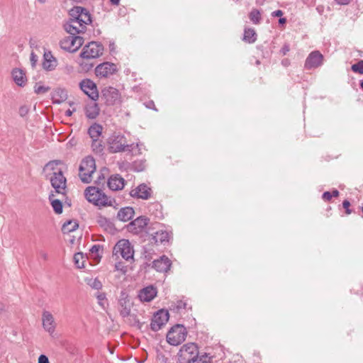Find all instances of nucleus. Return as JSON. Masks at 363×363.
<instances>
[{
    "label": "nucleus",
    "mask_w": 363,
    "mask_h": 363,
    "mask_svg": "<svg viewBox=\"0 0 363 363\" xmlns=\"http://www.w3.org/2000/svg\"><path fill=\"white\" fill-rule=\"evenodd\" d=\"M62 164L61 160H51L48 162L44 169L50 168L53 171L52 176L50 177L51 186L55 189V192L57 194H65L62 191L67 187V179L64 176L63 171L61 169L57 168L58 164Z\"/></svg>",
    "instance_id": "nucleus-1"
},
{
    "label": "nucleus",
    "mask_w": 363,
    "mask_h": 363,
    "mask_svg": "<svg viewBox=\"0 0 363 363\" xmlns=\"http://www.w3.org/2000/svg\"><path fill=\"white\" fill-rule=\"evenodd\" d=\"M84 196L89 203L97 206H114V199L107 195L99 186H88L84 190Z\"/></svg>",
    "instance_id": "nucleus-2"
},
{
    "label": "nucleus",
    "mask_w": 363,
    "mask_h": 363,
    "mask_svg": "<svg viewBox=\"0 0 363 363\" xmlns=\"http://www.w3.org/2000/svg\"><path fill=\"white\" fill-rule=\"evenodd\" d=\"M108 150L110 153H118L123 152H133L135 146L138 147L139 145L135 143L128 144L126 138L121 134L113 133L108 139Z\"/></svg>",
    "instance_id": "nucleus-3"
},
{
    "label": "nucleus",
    "mask_w": 363,
    "mask_h": 363,
    "mask_svg": "<svg viewBox=\"0 0 363 363\" xmlns=\"http://www.w3.org/2000/svg\"><path fill=\"white\" fill-rule=\"evenodd\" d=\"M95 160L91 156L84 157L79 167V177L84 184H89L91 182V176L96 172Z\"/></svg>",
    "instance_id": "nucleus-4"
},
{
    "label": "nucleus",
    "mask_w": 363,
    "mask_h": 363,
    "mask_svg": "<svg viewBox=\"0 0 363 363\" xmlns=\"http://www.w3.org/2000/svg\"><path fill=\"white\" fill-rule=\"evenodd\" d=\"M199 347L194 342L184 345L178 352L179 363H195L198 359Z\"/></svg>",
    "instance_id": "nucleus-5"
},
{
    "label": "nucleus",
    "mask_w": 363,
    "mask_h": 363,
    "mask_svg": "<svg viewBox=\"0 0 363 363\" xmlns=\"http://www.w3.org/2000/svg\"><path fill=\"white\" fill-rule=\"evenodd\" d=\"M187 335L186 328L182 324L172 326L167 334V342L173 346H177L185 341Z\"/></svg>",
    "instance_id": "nucleus-6"
},
{
    "label": "nucleus",
    "mask_w": 363,
    "mask_h": 363,
    "mask_svg": "<svg viewBox=\"0 0 363 363\" xmlns=\"http://www.w3.org/2000/svg\"><path fill=\"white\" fill-rule=\"evenodd\" d=\"M103 51L104 46L101 43L91 41L84 46L80 52L79 57L83 60H89L102 55Z\"/></svg>",
    "instance_id": "nucleus-7"
},
{
    "label": "nucleus",
    "mask_w": 363,
    "mask_h": 363,
    "mask_svg": "<svg viewBox=\"0 0 363 363\" xmlns=\"http://www.w3.org/2000/svg\"><path fill=\"white\" fill-rule=\"evenodd\" d=\"M150 224V218L145 216H140L135 220L130 222L127 225V229L130 233L138 235L147 228V233L150 232L153 228Z\"/></svg>",
    "instance_id": "nucleus-8"
},
{
    "label": "nucleus",
    "mask_w": 363,
    "mask_h": 363,
    "mask_svg": "<svg viewBox=\"0 0 363 363\" xmlns=\"http://www.w3.org/2000/svg\"><path fill=\"white\" fill-rule=\"evenodd\" d=\"M113 254H120L125 260L133 259L134 250L130 241L126 239L118 240L115 245L113 250Z\"/></svg>",
    "instance_id": "nucleus-9"
},
{
    "label": "nucleus",
    "mask_w": 363,
    "mask_h": 363,
    "mask_svg": "<svg viewBox=\"0 0 363 363\" xmlns=\"http://www.w3.org/2000/svg\"><path fill=\"white\" fill-rule=\"evenodd\" d=\"M169 318L167 310L160 309L156 311L151 320L150 328L152 331L157 332L166 325Z\"/></svg>",
    "instance_id": "nucleus-10"
},
{
    "label": "nucleus",
    "mask_w": 363,
    "mask_h": 363,
    "mask_svg": "<svg viewBox=\"0 0 363 363\" xmlns=\"http://www.w3.org/2000/svg\"><path fill=\"white\" fill-rule=\"evenodd\" d=\"M121 94L119 91L113 87H104L101 91V99L104 101L106 106H113L120 101Z\"/></svg>",
    "instance_id": "nucleus-11"
},
{
    "label": "nucleus",
    "mask_w": 363,
    "mask_h": 363,
    "mask_svg": "<svg viewBox=\"0 0 363 363\" xmlns=\"http://www.w3.org/2000/svg\"><path fill=\"white\" fill-rule=\"evenodd\" d=\"M80 89L92 101H96L99 99V95L97 89V86L90 79H82L79 82Z\"/></svg>",
    "instance_id": "nucleus-12"
},
{
    "label": "nucleus",
    "mask_w": 363,
    "mask_h": 363,
    "mask_svg": "<svg viewBox=\"0 0 363 363\" xmlns=\"http://www.w3.org/2000/svg\"><path fill=\"white\" fill-rule=\"evenodd\" d=\"M133 305V303L131 302L130 297L128 292L125 289L122 290L118 299V311L120 315L123 318L129 316Z\"/></svg>",
    "instance_id": "nucleus-13"
},
{
    "label": "nucleus",
    "mask_w": 363,
    "mask_h": 363,
    "mask_svg": "<svg viewBox=\"0 0 363 363\" xmlns=\"http://www.w3.org/2000/svg\"><path fill=\"white\" fill-rule=\"evenodd\" d=\"M118 72L116 65L110 62H104L99 64L95 68V74L97 77L107 78L108 76Z\"/></svg>",
    "instance_id": "nucleus-14"
},
{
    "label": "nucleus",
    "mask_w": 363,
    "mask_h": 363,
    "mask_svg": "<svg viewBox=\"0 0 363 363\" xmlns=\"http://www.w3.org/2000/svg\"><path fill=\"white\" fill-rule=\"evenodd\" d=\"M323 55L318 51L311 52L306 59L304 67L306 69H315L323 65Z\"/></svg>",
    "instance_id": "nucleus-15"
},
{
    "label": "nucleus",
    "mask_w": 363,
    "mask_h": 363,
    "mask_svg": "<svg viewBox=\"0 0 363 363\" xmlns=\"http://www.w3.org/2000/svg\"><path fill=\"white\" fill-rule=\"evenodd\" d=\"M152 189L145 184L143 183L138 185L135 189L130 192V195L133 198L148 199L151 196Z\"/></svg>",
    "instance_id": "nucleus-16"
},
{
    "label": "nucleus",
    "mask_w": 363,
    "mask_h": 363,
    "mask_svg": "<svg viewBox=\"0 0 363 363\" xmlns=\"http://www.w3.org/2000/svg\"><path fill=\"white\" fill-rule=\"evenodd\" d=\"M172 262L166 256L162 255L152 262V267L159 272H167L171 267Z\"/></svg>",
    "instance_id": "nucleus-17"
},
{
    "label": "nucleus",
    "mask_w": 363,
    "mask_h": 363,
    "mask_svg": "<svg viewBox=\"0 0 363 363\" xmlns=\"http://www.w3.org/2000/svg\"><path fill=\"white\" fill-rule=\"evenodd\" d=\"M86 11V8L79 6H75L69 11V21L72 23H78L79 26L86 27L83 24L85 21H82V13Z\"/></svg>",
    "instance_id": "nucleus-18"
},
{
    "label": "nucleus",
    "mask_w": 363,
    "mask_h": 363,
    "mask_svg": "<svg viewBox=\"0 0 363 363\" xmlns=\"http://www.w3.org/2000/svg\"><path fill=\"white\" fill-rule=\"evenodd\" d=\"M57 65V59L52 55L50 50H45L43 54V68L48 72L53 71Z\"/></svg>",
    "instance_id": "nucleus-19"
},
{
    "label": "nucleus",
    "mask_w": 363,
    "mask_h": 363,
    "mask_svg": "<svg viewBox=\"0 0 363 363\" xmlns=\"http://www.w3.org/2000/svg\"><path fill=\"white\" fill-rule=\"evenodd\" d=\"M172 235V232H167L166 230H158L155 233V235L152 234V237L150 239L151 244L158 245L159 243L165 245L169 242V240Z\"/></svg>",
    "instance_id": "nucleus-20"
},
{
    "label": "nucleus",
    "mask_w": 363,
    "mask_h": 363,
    "mask_svg": "<svg viewBox=\"0 0 363 363\" xmlns=\"http://www.w3.org/2000/svg\"><path fill=\"white\" fill-rule=\"evenodd\" d=\"M42 321L43 328L52 335L55 330V323L53 315L47 311L43 312Z\"/></svg>",
    "instance_id": "nucleus-21"
},
{
    "label": "nucleus",
    "mask_w": 363,
    "mask_h": 363,
    "mask_svg": "<svg viewBox=\"0 0 363 363\" xmlns=\"http://www.w3.org/2000/svg\"><path fill=\"white\" fill-rule=\"evenodd\" d=\"M125 180L120 174L111 175L108 181L107 185L112 191H118L122 189L125 186Z\"/></svg>",
    "instance_id": "nucleus-22"
},
{
    "label": "nucleus",
    "mask_w": 363,
    "mask_h": 363,
    "mask_svg": "<svg viewBox=\"0 0 363 363\" xmlns=\"http://www.w3.org/2000/svg\"><path fill=\"white\" fill-rule=\"evenodd\" d=\"M157 289L153 286H148L140 291L138 297L143 302H150L157 296Z\"/></svg>",
    "instance_id": "nucleus-23"
},
{
    "label": "nucleus",
    "mask_w": 363,
    "mask_h": 363,
    "mask_svg": "<svg viewBox=\"0 0 363 363\" xmlns=\"http://www.w3.org/2000/svg\"><path fill=\"white\" fill-rule=\"evenodd\" d=\"M85 116L89 119H95L98 117L100 112L99 104L94 101L86 104L84 107Z\"/></svg>",
    "instance_id": "nucleus-24"
},
{
    "label": "nucleus",
    "mask_w": 363,
    "mask_h": 363,
    "mask_svg": "<svg viewBox=\"0 0 363 363\" xmlns=\"http://www.w3.org/2000/svg\"><path fill=\"white\" fill-rule=\"evenodd\" d=\"M67 91L65 89L57 88L52 92L51 99L53 104H60L67 99Z\"/></svg>",
    "instance_id": "nucleus-25"
},
{
    "label": "nucleus",
    "mask_w": 363,
    "mask_h": 363,
    "mask_svg": "<svg viewBox=\"0 0 363 363\" xmlns=\"http://www.w3.org/2000/svg\"><path fill=\"white\" fill-rule=\"evenodd\" d=\"M12 77L15 83L21 87H23L26 84L27 78L26 73L18 68H14L11 72Z\"/></svg>",
    "instance_id": "nucleus-26"
},
{
    "label": "nucleus",
    "mask_w": 363,
    "mask_h": 363,
    "mask_svg": "<svg viewBox=\"0 0 363 363\" xmlns=\"http://www.w3.org/2000/svg\"><path fill=\"white\" fill-rule=\"evenodd\" d=\"M74 35H69L60 41V48L69 52H75L77 51V48H75V40H72Z\"/></svg>",
    "instance_id": "nucleus-27"
},
{
    "label": "nucleus",
    "mask_w": 363,
    "mask_h": 363,
    "mask_svg": "<svg viewBox=\"0 0 363 363\" xmlns=\"http://www.w3.org/2000/svg\"><path fill=\"white\" fill-rule=\"evenodd\" d=\"M135 215V211L133 207L126 206L124 208H121L118 213L117 218L123 222H126L133 218Z\"/></svg>",
    "instance_id": "nucleus-28"
},
{
    "label": "nucleus",
    "mask_w": 363,
    "mask_h": 363,
    "mask_svg": "<svg viewBox=\"0 0 363 363\" xmlns=\"http://www.w3.org/2000/svg\"><path fill=\"white\" fill-rule=\"evenodd\" d=\"M74 23H72V21H66L64 25L63 28L65 30L70 34V35H75L77 34L84 33L86 30V27H82L79 26L80 28H77V26L73 25Z\"/></svg>",
    "instance_id": "nucleus-29"
},
{
    "label": "nucleus",
    "mask_w": 363,
    "mask_h": 363,
    "mask_svg": "<svg viewBox=\"0 0 363 363\" xmlns=\"http://www.w3.org/2000/svg\"><path fill=\"white\" fill-rule=\"evenodd\" d=\"M102 130L103 126L99 123H94L88 128L87 133L91 139L99 138Z\"/></svg>",
    "instance_id": "nucleus-30"
},
{
    "label": "nucleus",
    "mask_w": 363,
    "mask_h": 363,
    "mask_svg": "<svg viewBox=\"0 0 363 363\" xmlns=\"http://www.w3.org/2000/svg\"><path fill=\"white\" fill-rule=\"evenodd\" d=\"M257 33L254 28H245L242 40L247 43H253L257 40Z\"/></svg>",
    "instance_id": "nucleus-31"
},
{
    "label": "nucleus",
    "mask_w": 363,
    "mask_h": 363,
    "mask_svg": "<svg viewBox=\"0 0 363 363\" xmlns=\"http://www.w3.org/2000/svg\"><path fill=\"white\" fill-rule=\"evenodd\" d=\"M97 223L101 227L104 228L106 230L111 231L116 229L114 224L105 216H99Z\"/></svg>",
    "instance_id": "nucleus-32"
},
{
    "label": "nucleus",
    "mask_w": 363,
    "mask_h": 363,
    "mask_svg": "<svg viewBox=\"0 0 363 363\" xmlns=\"http://www.w3.org/2000/svg\"><path fill=\"white\" fill-rule=\"evenodd\" d=\"M79 227V224L76 220H69L66 221L62 227V231L63 233H69L74 231Z\"/></svg>",
    "instance_id": "nucleus-33"
},
{
    "label": "nucleus",
    "mask_w": 363,
    "mask_h": 363,
    "mask_svg": "<svg viewBox=\"0 0 363 363\" xmlns=\"http://www.w3.org/2000/svg\"><path fill=\"white\" fill-rule=\"evenodd\" d=\"M91 148L92 150L96 154L102 153L104 149V145H103L102 140H99V138L92 139Z\"/></svg>",
    "instance_id": "nucleus-34"
},
{
    "label": "nucleus",
    "mask_w": 363,
    "mask_h": 363,
    "mask_svg": "<svg viewBox=\"0 0 363 363\" xmlns=\"http://www.w3.org/2000/svg\"><path fill=\"white\" fill-rule=\"evenodd\" d=\"M145 162V160H135L131 164V169L138 172H143L145 169L146 167Z\"/></svg>",
    "instance_id": "nucleus-35"
},
{
    "label": "nucleus",
    "mask_w": 363,
    "mask_h": 363,
    "mask_svg": "<svg viewBox=\"0 0 363 363\" xmlns=\"http://www.w3.org/2000/svg\"><path fill=\"white\" fill-rule=\"evenodd\" d=\"M74 262L75 266L79 268H84V255L82 252H77L74 255Z\"/></svg>",
    "instance_id": "nucleus-36"
},
{
    "label": "nucleus",
    "mask_w": 363,
    "mask_h": 363,
    "mask_svg": "<svg viewBox=\"0 0 363 363\" xmlns=\"http://www.w3.org/2000/svg\"><path fill=\"white\" fill-rule=\"evenodd\" d=\"M162 206L158 202L152 203L148 206L149 212L155 214L156 217L162 216Z\"/></svg>",
    "instance_id": "nucleus-37"
},
{
    "label": "nucleus",
    "mask_w": 363,
    "mask_h": 363,
    "mask_svg": "<svg viewBox=\"0 0 363 363\" xmlns=\"http://www.w3.org/2000/svg\"><path fill=\"white\" fill-rule=\"evenodd\" d=\"M249 18L254 24H259L262 20L259 10L253 9L249 13Z\"/></svg>",
    "instance_id": "nucleus-38"
},
{
    "label": "nucleus",
    "mask_w": 363,
    "mask_h": 363,
    "mask_svg": "<svg viewBox=\"0 0 363 363\" xmlns=\"http://www.w3.org/2000/svg\"><path fill=\"white\" fill-rule=\"evenodd\" d=\"M51 206L56 214H61L63 211V203L60 199L51 201Z\"/></svg>",
    "instance_id": "nucleus-39"
},
{
    "label": "nucleus",
    "mask_w": 363,
    "mask_h": 363,
    "mask_svg": "<svg viewBox=\"0 0 363 363\" xmlns=\"http://www.w3.org/2000/svg\"><path fill=\"white\" fill-rule=\"evenodd\" d=\"M41 82H36L34 86V92L36 94H43L50 90V87L48 86L41 85Z\"/></svg>",
    "instance_id": "nucleus-40"
},
{
    "label": "nucleus",
    "mask_w": 363,
    "mask_h": 363,
    "mask_svg": "<svg viewBox=\"0 0 363 363\" xmlns=\"http://www.w3.org/2000/svg\"><path fill=\"white\" fill-rule=\"evenodd\" d=\"M86 284L92 289L97 290L101 289L103 286L101 281L97 278L86 279Z\"/></svg>",
    "instance_id": "nucleus-41"
},
{
    "label": "nucleus",
    "mask_w": 363,
    "mask_h": 363,
    "mask_svg": "<svg viewBox=\"0 0 363 363\" xmlns=\"http://www.w3.org/2000/svg\"><path fill=\"white\" fill-rule=\"evenodd\" d=\"M351 70L359 74H363V60H359L351 66Z\"/></svg>",
    "instance_id": "nucleus-42"
},
{
    "label": "nucleus",
    "mask_w": 363,
    "mask_h": 363,
    "mask_svg": "<svg viewBox=\"0 0 363 363\" xmlns=\"http://www.w3.org/2000/svg\"><path fill=\"white\" fill-rule=\"evenodd\" d=\"M96 298L98 300L99 305L103 308H105V303L108 305L106 294L98 292L96 294Z\"/></svg>",
    "instance_id": "nucleus-43"
},
{
    "label": "nucleus",
    "mask_w": 363,
    "mask_h": 363,
    "mask_svg": "<svg viewBox=\"0 0 363 363\" xmlns=\"http://www.w3.org/2000/svg\"><path fill=\"white\" fill-rule=\"evenodd\" d=\"M79 66L83 72H88L94 67V63L89 62V60H83L82 62H79Z\"/></svg>",
    "instance_id": "nucleus-44"
},
{
    "label": "nucleus",
    "mask_w": 363,
    "mask_h": 363,
    "mask_svg": "<svg viewBox=\"0 0 363 363\" xmlns=\"http://www.w3.org/2000/svg\"><path fill=\"white\" fill-rule=\"evenodd\" d=\"M82 21H85L83 23L84 26L89 25L92 23V18L89 11L86 9V11L82 13Z\"/></svg>",
    "instance_id": "nucleus-45"
},
{
    "label": "nucleus",
    "mask_w": 363,
    "mask_h": 363,
    "mask_svg": "<svg viewBox=\"0 0 363 363\" xmlns=\"http://www.w3.org/2000/svg\"><path fill=\"white\" fill-rule=\"evenodd\" d=\"M115 269L120 271L123 274H125L128 272V267L123 262H118L115 264Z\"/></svg>",
    "instance_id": "nucleus-46"
},
{
    "label": "nucleus",
    "mask_w": 363,
    "mask_h": 363,
    "mask_svg": "<svg viewBox=\"0 0 363 363\" xmlns=\"http://www.w3.org/2000/svg\"><path fill=\"white\" fill-rule=\"evenodd\" d=\"M186 303L179 300L177 302L176 306H174L172 309L174 312L179 313L181 309H185L186 308Z\"/></svg>",
    "instance_id": "nucleus-47"
},
{
    "label": "nucleus",
    "mask_w": 363,
    "mask_h": 363,
    "mask_svg": "<svg viewBox=\"0 0 363 363\" xmlns=\"http://www.w3.org/2000/svg\"><path fill=\"white\" fill-rule=\"evenodd\" d=\"M72 40H75V48H77V50L82 46L84 42V38L77 35H74Z\"/></svg>",
    "instance_id": "nucleus-48"
},
{
    "label": "nucleus",
    "mask_w": 363,
    "mask_h": 363,
    "mask_svg": "<svg viewBox=\"0 0 363 363\" xmlns=\"http://www.w3.org/2000/svg\"><path fill=\"white\" fill-rule=\"evenodd\" d=\"M350 202L348 200L345 199L343 201L342 207L345 208L347 215L351 214L352 212V210L350 208Z\"/></svg>",
    "instance_id": "nucleus-49"
},
{
    "label": "nucleus",
    "mask_w": 363,
    "mask_h": 363,
    "mask_svg": "<svg viewBox=\"0 0 363 363\" xmlns=\"http://www.w3.org/2000/svg\"><path fill=\"white\" fill-rule=\"evenodd\" d=\"M38 55L34 52H32L30 53V61L31 67L33 68L35 67L37 62H38Z\"/></svg>",
    "instance_id": "nucleus-50"
},
{
    "label": "nucleus",
    "mask_w": 363,
    "mask_h": 363,
    "mask_svg": "<svg viewBox=\"0 0 363 363\" xmlns=\"http://www.w3.org/2000/svg\"><path fill=\"white\" fill-rule=\"evenodd\" d=\"M28 112H29V108L28 106L23 105V106H20L18 113L21 117L26 116L28 113Z\"/></svg>",
    "instance_id": "nucleus-51"
},
{
    "label": "nucleus",
    "mask_w": 363,
    "mask_h": 363,
    "mask_svg": "<svg viewBox=\"0 0 363 363\" xmlns=\"http://www.w3.org/2000/svg\"><path fill=\"white\" fill-rule=\"evenodd\" d=\"M101 246L99 245H94L90 249V252L93 254H96L97 257L101 259V256L99 255V252L101 249Z\"/></svg>",
    "instance_id": "nucleus-52"
},
{
    "label": "nucleus",
    "mask_w": 363,
    "mask_h": 363,
    "mask_svg": "<svg viewBox=\"0 0 363 363\" xmlns=\"http://www.w3.org/2000/svg\"><path fill=\"white\" fill-rule=\"evenodd\" d=\"M105 179H106L105 175L102 172H101L99 174L96 180L95 181V184H97L98 186H100L101 184H102V185H104V182H105Z\"/></svg>",
    "instance_id": "nucleus-53"
},
{
    "label": "nucleus",
    "mask_w": 363,
    "mask_h": 363,
    "mask_svg": "<svg viewBox=\"0 0 363 363\" xmlns=\"http://www.w3.org/2000/svg\"><path fill=\"white\" fill-rule=\"evenodd\" d=\"M290 50L289 45L287 43H285L280 50V53L284 56L286 55Z\"/></svg>",
    "instance_id": "nucleus-54"
},
{
    "label": "nucleus",
    "mask_w": 363,
    "mask_h": 363,
    "mask_svg": "<svg viewBox=\"0 0 363 363\" xmlns=\"http://www.w3.org/2000/svg\"><path fill=\"white\" fill-rule=\"evenodd\" d=\"M332 198H333V196H332L330 191H325L322 194V199L325 201H330L332 199Z\"/></svg>",
    "instance_id": "nucleus-55"
},
{
    "label": "nucleus",
    "mask_w": 363,
    "mask_h": 363,
    "mask_svg": "<svg viewBox=\"0 0 363 363\" xmlns=\"http://www.w3.org/2000/svg\"><path fill=\"white\" fill-rule=\"evenodd\" d=\"M38 363H50V362L46 355L40 354L38 357Z\"/></svg>",
    "instance_id": "nucleus-56"
},
{
    "label": "nucleus",
    "mask_w": 363,
    "mask_h": 363,
    "mask_svg": "<svg viewBox=\"0 0 363 363\" xmlns=\"http://www.w3.org/2000/svg\"><path fill=\"white\" fill-rule=\"evenodd\" d=\"M145 106L147 108H150V109H153L155 111H157L156 107H155V103L153 101H149L145 103Z\"/></svg>",
    "instance_id": "nucleus-57"
},
{
    "label": "nucleus",
    "mask_w": 363,
    "mask_h": 363,
    "mask_svg": "<svg viewBox=\"0 0 363 363\" xmlns=\"http://www.w3.org/2000/svg\"><path fill=\"white\" fill-rule=\"evenodd\" d=\"M284 14V12L281 10H276L272 13V16L273 17H281Z\"/></svg>",
    "instance_id": "nucleus-58"
},
{
    "label": "nucleus",
    "mask_w": 363,
    "mask_h": 363,
    "mask_svg": "<svg viewBox=\"0 0 363 363\" xmlns=\"http://www.w3.org/2000/svg\"><path fill=\"white\" fill-rule=\"evenodd\" d=\"M339 5H347L350 3L351 0H335Z\"/></svg>",
    "instance_id": "nucleus-59"
},
{
    "label": "nucleus",
    "mask_w": 363,
    "mask_h": 363,
    "mask_svg": "<svg viewBox=\"0 0 363 363\" xmlns=\"http://www.w3.org/2000/svg\"><path fill=\"white\" fill-rule=\"evenodd\" d=\"M330 193L332 194V196L335 198L338 197L340 195L339 191L336 189H334Z\"/></svg>",
    "instance_id": "nucleus-60"
},
{
    "label": "nucleus",
    "mask_w": 363,
    "mask_h": 363,
    "mask_svg": "<svg viewBox=\"0 0 363 363\" xmlns=\"http://www.w3.org/2000/svg\"><path fill=\"white\" fill-rule=\"evenodd\" d=\"M287 22V20L286 18H280L278 21L279 26H284Z\"/></svg>",
    "instance_id": "nucleus-61"
},
{
    "label": "nucleus",
    "mask_w": 363,
    "mask_h": 363,
    "mask_svg": "<svg viewBox=\"0 0 363 363\" xmlns=\"http://www.w3.org/2000/svg\"><path fill=\"white\" fill-rule=\"evenodd\" d=\"M134 320L139 329L142 328L143 323H141L138 319L136 318V315H134Z\"/></svg>",
    "instance_id": "nucleus-62"
},
{
    "label": "nucleus",
    "mask_w": 363,
    "mask_h": 363,
    "mask_svg": "<svg viewBox=\"0 0 363 363\" xmlns=\"http://www.w3.org/2000/svg\"><path fill=\"white\" fill-rule=\"evenodd\" d=\"M74 111H75L74 108L73 110L68 109L65 112V116H71Z\"/></svg>",
    "instance_id": "nucleus-63"
},
{
    "label": "nucleus",
    "mask_w": 363,
    "mask_h": 363,
    "mask_svg": "<svg viewBox=\"0 0 363 363\" xmlns=\"http://www.w3.org/2000/svg\"><path fill=\"white\" fill-rule=\"evenodd\" d=\"M109 50L111 52H114L115 50V44L114 43H110L109 44Z\"/></svg>",
    "instance_id": "nucleus-64"
}]
</instances>
